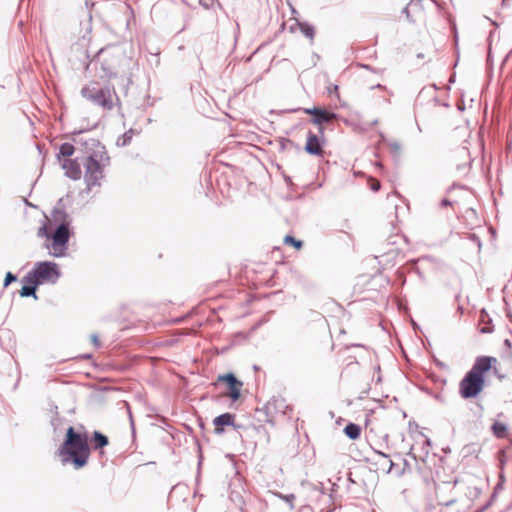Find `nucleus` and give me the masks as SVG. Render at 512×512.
I'll use <instances>...</instances> for the list:
<instances>
[{
	"instance_id": "1",
	"label": "nucleus",
	"mask_w": 512,
	"mask_h": 512,
	"mask_svg": "<svg viewBox=\"0 0 512 512\" xmlns=\"http://www.w3.org/2000/svg\"><path fill=\"white\" fill-rule=\"evenodd\" d=\"M61 463H71L75 469H80L87 464L90 448L86 433H80L70 426L66 432V438L58 449Z\"/></svg>"
},
{
	"instance_id": "2",
	"label": "nucleus",
	"mask_w": 512,
	"mask_h": 512,
	"mask_svg": "<svg viewBox=\"0 0 512 512\" xmlns=\"http://www.w3.org/2000/svg\"><path fill=\"white\" fill-rule=\"evenodd\" d=\"M497 359L491 356L477 357L472 368L459 383V393L462 398L470 399L478 396L484 388V374L489 371Z\"/></svg>"
},
{
	"instance_id": "3",
	"label": "nucleus",
	"mask_w": 512,
	"mask_h": 512,
	"mask_svg": "<svg viewBox=\"0 0 512 512\" xmlns=\"http://www.w3.org/2000/svg\"><path fill=\"white\" fill-rule=\"evenodd\" d=\"M92 142L97 145V149L84 162V180L89 191L93 187L101 185V180L104 177V168L109 164V156L104 151V147L100 146L99 142L95 140H92Z\"/></svg>"
},
{
	"instance_id": "4",
	"label": "nucleus",
	"mask_w": 512,
	"mask_h": 512,
	"mask_svg": "<svg viewBox=\"0 0 512 512\" xmlns=\"http://www.w3.org/2000/svg\"><path fill=\"white\" fill-rule=\"evenodd\" d=\"M81 95L87 101L106 110L114 107V99H118L113 86L98 87L96 83L84 86Z\"/></svg>"
},
{
	"instance_id": "5",
	"label": "nucleus",
	"mask_w": 512,
	"mask_h": 512,
	"mask_svg": "<svg viewBox=\"0 0 512 512\" xmlns=\"http://www.w3.org/2000/svg\"><path fill=\"white\" fill-rule=\"evenodd\" d=\"M60 277L57 264L53 262H38L34 269L24 278L27 283L42 284L43 282L56 283Z\"/></svg>"
},
{
	"instance_id": "6",
	"label": "nucleus",
	"mask_w": 512,
	"mask_h": 512,
	"mask_svg": "<svg viewBox=\"0 0 512 512\" xmlns=\"http://www.w3.org/2000/svg\"><path fill=\"white\" fill-rule=\"evenodd\" d=\"M52 242L49 246L50 254L56 258L66 255L67 244L70 238L69 226L61 223L50 236Z\"/></svg>"
},
{
	"instance_id": "7",
	"label": "nucleus",
	"mask_w": 512,
	"mask_h": 512,
	"mask_svg": "<svg viewBox=\"0 0 512 512\" xmlns=\"http://www.w3.org/2000/svg\"><path fill=\"white\" fill-rule=\"evenodd\" d=\"M304 112L306 114L313 115L314 117L311 120V122L319 126L322 125L323 123L331 122L337 118V115L335 113L328 112L317 107L305 108Z\"/></svg>"
},
{
	"instance_id": "8",
	"label": "nucleus",
	"mask_w": 512,
	"mask_h": 512,
	"mask_svg": "<svg viewBox=\"0 0 512 512\" xmlns=\"http://www.w3.org/2000/svg\"><path fill=\"white\" fill-rule=\"evenodd\" d=\"M423 0H410L407 6L403 9V13L407 19L416 21L423 16Z\"/></svg>"
},
{
	"instance_id": "9",
	"label": "nucleus",
	"mask_w": 512,
	"mask_h": 512,
	"mask_svg": "<svg viewBox=\"0 0 512 512\" xmlns=\"http://www.w3.org/2000/svg\"><path fill=\"white\" fill-rule=\"evenodd\" d=\"M305 151L311 155L321 156L323 154L320 139L313 132H308Z\"/></svg>"
},
{
	"instance_id": "10",
	"label": "nucleus",
	"mask_w": 512,
	"mask_h": 512,
	"mask_svg": "<svg viewBox=\"0 0 512 512\" xmlns=\"http://www.w3.org/2000/svg\"><path fill=\"white\" fill-rule=\"evenodd\" d=\"M62 168L65 170V175L73 180H78L81 177L82 171L79 163L76 160L64 159Z\"/></svg>"
},
{
	"instance_id": "11",
	"label": "nucleus",
	"mask_w": 512,
	"mask_h": 512,
	"mask_svg": "<svg viewBox=\"0 0 512 512\" xmlns=\"http://www.w3.org/2000/svg\"><path fill=\"white\" fill-rule=\"evenodd\" d=\"M235 415L231 413H224L214 418L213 424L215 425V433L221 434L223 426H234Z\"/></svg>"
},
{
	"instance_id": "12",
	"label": "nucleus",
	"mask_w": 512,
	"mask_h": 512,
	"mask_svg": "<svg viewBox=\"0 0 512 512\" xmlns=\"http://www.w3.org/2000/svg\"><path fill=\"white\" fill-rule=\"evenodd\" d=\"M93 448L102 449L109 444L108 437L99 431H94L92 437Z\"/></svg>"
},
{
	"instance_id": "13",
	"label": "nucleus",
	"mask_w": 512,
	"mask_h": 512,
	"mask_svg": "<svg viewBox=\"0 0 512 512\" xmlns=\"http://www.w3.org/2000/svg\"><path fill=\"white\" fill-rule=\"evenodd\" d=\"M344 433L348 438L355 440V439L359 438L360 433H361V428L359 425H357L355 423H349L348 425L345 426Z\"/></svg>"
},
{
	"instance_id": "14",
	"label": "nucleus",
	"mask_w": 512,
	"mask_h": 512,
	"mask_svg": "<svg viewBox=\"0 0 512 512\" xmlns=\"http://www.w3.org/2000/svg\"><path fill=\"white\" fill-rule=\"evenodd\" d=\"M491 430L495 437L505 438L507 435L508 428H507L506 424L496 421L491 426Z\"/></svg>"
},
{
	"instance_id": "15",
	"label": "nucleus",
	"mask_w": 512,
	"mask_h": 512,
	"mask_svg": "<svg viewBox=\"0 0 512 512\" xmlns=\"http://www.w3.org/2000/svg\"><path fill=\"white\" fill-rule=\"evenodd\" d=\"M38 284L29 283L28 285H24L20 290L21 297H34L37 299L36 295V287Z\"/></svg>"
},
{
	"instance_id": "16",
	"label": "nucleus",
	"mask_w": 512,
	"mask_h": 512,
	"mask_svg": "<svg viewBox=\"0 0 512 512\" xmlns=\"http://www.w3.org/2000/svg\"><path fill=\"white\" fill-rule=\"evenodd\" d=\"M74 151H75V148L72 144L63 143L59 148L58 158L64 157V158L68 159L67 157L72 156Z\"/></svg>"
},
{
	"instance_id": "17",
	"label": "nucleus",
	"mask_w": 512,
	"mask_h": 512,
	"mask_svg": "<svg viewBox=\"0 0 512 512\" xmlns=\"http://www.w3.org/2000/svg\"><path fill=\"white\" fill-rule=\"evenodd\" d=\"M133 135H134L133 129L126 131L122 136H120L117 139V141H116L117 146H119V147L127 146L131 142Z\"/></svg>"
},
{
	"instance_id": "18",
	"label": "nucleus",
	"mask_w": 512,
	"mask_h": 512,
	"mask_svg": "<svg viewBox=\"0 0 512 512\" xmlns=\"http://www.w3.org/2000/svg\"><path fill=\"white\" fill-rule=\"evenodd\" d=\"M218 381L227 383L229 388L241 383L232 373L219 375Z\"/></svg>"
},
{
	"instance_id": "19",
	"label": "nucleus",
	"mask_w": 512,
	"mask_h": 512,
	"mask_svg": "<svg viewBox=\"0 0 512 512\" xmlns=\"http://www.w3.org/2000/svg\"><path fill=\"white\" fill-rule=\"evenodd\" d=\"M274 495L277 496L278 498L284 500L289 505L290 510H293L295 508L294 500L296 497L294 494L284 495L280 492H275Z\"/></svg>"
},
{
	"instance_id": "20",
	"label": "nucleus",
	"mask_w": 512,
	"mask_h": 512,
	"mask_svg": "<svg viewBox=\"0 0 512 512\" xmlns=\"http://www.w3.org/2000/svg\"><path fill=\"white\" fill-rule=\"evenodd\" d=\"M242 385H243V383L241 382L240 384H237V385L232 386V387L229 388L228 396L232 400L235 401V400H238L240 398Z\"/></svg>"
},
{
	"instance_id": "21",
	"label": "nucleus",
	"mask_w": 512,
	"mask_h": 512,
	"mask_svg": "<svg viewBox=\"0 0 512 512\" xmlns=\"http://www.w3.org/2000/svg\"><path fill=\"white\" fill-rule=\"evenodd\" d=\"M102 69L108 78L116 77L120 72L124 73V70L120 71L118 69L107 68L104 65L102 66Z\"/></svg>"
},
{
	"instance_id": "22",
	"label": "nucleus",
	"mask_w": 512,
	"mask_h": 512,
	"mask_svg": "<svg viewBox=\"0 0 512 512\" xmlns=\"http://www.w3.org/2000/svg\"><path fill=\"white\" fill-rule=\"evenodd\" d=\"M285 243L292 244L295 248L299 249L302 247V241L296 240L294 237L287 235L284 239Z\"/></svg>"
},
{
	"instance_id": "23",
	"label": "nucleus",
	"mask_w": 512,
	"mask_h": 512,
	"mask_svg": "<svg viewBox=\"0 0 512 512\" xmlns=\"http://www.w3.org/2000/svg\"><path fill=\"white\" fill-rule=\"evenodd\" d=\"M17 277L12 274L11 272H8L4 279V286L7 287L10 283L16 281Z\"/></svg>"
},
{
	"instance_id": "24",
	"label": "nucleus",
	"mask_w": 512,
	"mask_h": 512,
	"mask_svg": "<svg viewBox=\"0 0 512 512\" xmlns=\"http://www.w3.org/2000/svg\"><path fill=\"white\" fill-rule=\"evenodd\" d=\"M387 143L393 152H399L401 146L397 141H388Z\"/></svg>"
},
{
	"instance_id": "25",
	"label": "nucleus",
	"mask_w": 512,
	"mask_h": 512,
	"mask_svg": "<svg viewBox=\"0 0 512 512\" xmlns=\"http://www.w3.org/2000/svg\"><path fill=\"white\" fill-rule=\"evenodd\" d=\"M131 63V57H124L121 61L123 67H128Z\"/></svg>"
},
{
	"instance_id": "26",
	"label": "nucleus",
	"mask_w": 512,
	"mask_h": 512,
	"mask_svg": "<svg viewBox=\"0 0 512 512\" xmlns=\"http://www.w3.org/2000/svg\"><path fill=\"white\" fill-rule=\"evenodd\" d=\"M91 341L95 346H99V339L96 334L91 335Z\"/></svg>"
},
{
	"instance_id": "27",
	"label": "nucleus",
	"mask_w": 512,
	"mask_h": 512,
	"mask_svg": "<svg viewBox=\"0 0 512 512\" xmlns=\"http://www.w3.org/2000/svg\"><path fill=\"white\" fill-rule=\"evenodd\" d=\"M449 205H451V202L448 199H443L441 201V206L442 207L449 206Z\"/></svg>"
},
{
	"instance_id": "28",
	"label": "nucleus",
	"mask_w": 512,
	"mask_h": 512,
	"mask_svg": "<svg viewBox=\"0 0 512 512\" xmlns=\"http://www.w3.org/2000/svg\"><path fill=\"white\" fill-rule=\"evenodd\" d=\"M380 189V183L379 182H375L373 185H372V190L373 191H378Z\"/></svg>"
},
{
	"instance_id": "29",
	"label": "nucleus",
	"mask_w": 512,
	"mask_h": 512,
	"mask_svg": "<svg viewBox=\"0 0 512 512\" xmlns=\"http://www.w3.org/2000/svg\"><path fill=\"white\" fill-rule=\"evenodd\" d=\"M300 32L308 33V32H313V30L310 27H306V28L301 27Z\"/></svg>"
},
{
	"instance_id": "30",
	"label": "nucleus",
	"mask_w": 512,
	"mask_h": 512,
	"mask_svg": "<svg viewBox=\"0 0 512 512\" xmlns=\"http://www.w3.org/2000/svg\"><path fill=\"white\" fill-rule=\"evenodd\" d=\"M491 50H492V40H491V38H489L488 57L491 56Z\"/></svg>"
},
{
	"instance_id": "31",
	"label": "nucleus",
	"mask_w": 512,
	"mask_h": 512,
	"mask_svg": "<svg viewBox=\"0 0 512 512\" xmlns=\"http://www.w3.org/2000/svg\"><path fill=\"white\" fill-rule=\"evenodd\" d=\"M200 4L205 8V9H208L209 8V4L206 3V2H202L200 1Z\"/></svg>"
},
{
	"instance_id": "32",
	"label": "nucleus",
	"mask_w": 512,
	"mask_h": 512,
	"mask_svg": "<svg viewBox=\"0 0 512 512\" xmlns=\"http://www.w3.org/2000/svg\"><path fill=\"white\" fill-rule=\"evenodd\" d=\"M381 141L386 142V138L383 133H380Z\"/></svg>"
},
{
	"instance_id": "33",
	"label": "nucleus",
	"mask_w": 512,
	"mask_h": 512,
	"mask_svg": "<svg viewBox=\"0 0 512 512\" xmlns=\"http://www.w3.org/2000/svg\"><path fill=\"white\" fill-rule=\"evenodd\" d=\"M289 30H290V32H291V33L296 32V31H295V29H294V27H293L292 25L290 26Z\"/></svg>"
},
{
	"instance_id": "34",
	"label": "nucleus",
	"mask_w": 512,
	"mask_h": 512,
	"mask_svg": "<svg viewBox=\"0 0 512 512\" xmlns=\"http://www.w3.org/2000/svg\"><path fill=\"white\" fill-rule=\"evenodd\" d=\"M377 453H378L379 455H381L382 457H384V458H387V457H388L386 454H384V453H382V452H377Z\"/></svg>"
},
{
	"instance_id": "35",
	"label": "nucleus",
	"mask_w": 512,
	"mask_h": 512,
	"mask_svg": "<svg viewBox=\"0 0 512 512\" xmlns=\"http://www.w3.org/2000/svg\"><path fill=\"white\" fill-rule=\"evenodd\" d=\"M306 35L310 38V40H312V39H313L314 34L309 33V34H306Z\"/></svg>"
},
{
	"instance_id": "36",
	"label": "nucleus",
	"mask_w": 512,
	"mask_h": 512,
	"mask_svg": "<svg viewBox=\"0 0 512 512\" xmlns=\"http://www.w3.org/2000/svg\"><path fill=\"white\" fill-rule=\"evenodd\" d=\"M482 332H483V333H488V332H490V330H488V329H486V328H483V329H482Z\"/></svg>"
},
{
	"instance_id": "37",
	"label": "nucleus",
	"mask_w": 512,
	"mask_h": 512,
	"mask_svg": "<svg viewBox=\"0 0 512 512\" xmlns=\"http://www.w3.org/2000/svg\"><path fill=\"white\" fill-rule=\"evenodd\" d=\"M454 35H455V37H454L455 43H457V41H458L457 34H454Z\"/></svg>"
},
{
	"instance_id": "38",
	"label": "nucleus",
	"mask_w": 512,
	"mask_h": 512,
	"mask_svg": "<svg viewBox=\"0 0 512 512\" xmlns=\"http://www.w3.org/2000/svg\"><path fill=\"white\" fill-rule=\"evenodd\" d=\"M376 88H382V85L381 84H378L375 86Z\"/></svg>"
},
{
	"instance_id": "39",
	"label": "nucleus",
	"mask_w": 512,
	"mask_h": 512,
	"mask_svg": "<svg viewBox=\"0 0 512 512\" xmlns=\"http://www.w3.org/2000/svg\"><path fill=\"white\" fill-rule=\"evenodd\" d=\"M377 123H378V120H374L372 124L376 125Z\"/></svg>"
},
{
	"instance_id": "40",
	"label": "nucleus",
	"mask_w": 512,
	"mask_h": 512,
	"mask_svg": "<svg viewBox=\"0 0 512 512\" xmlns=\"http://www.w3.org/2000/svg\"><path fill=\"white\" fill-rule=\"evenodd\" d=\"M380 381H381V377H380V376H378V377H377V382H380Z\"/></svg>"
},
{
	"instance_id": "41",
	"label": "nucleus",
	"mask_w": 512,
	"mask_h": 512,
	"mask_svg": "<svg viewBox=\"0 0 512 512\" xmlns=\"http://www.w3.org/2000/svg\"><path fill=\"white\" fill-rule=\"evenodd\" d=\"M433 3H435L436 5H438L437 1L436 0H431Z\"/></svg>"
}]
</instances>
